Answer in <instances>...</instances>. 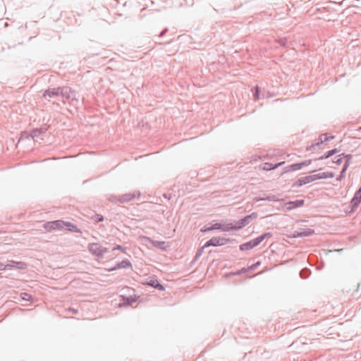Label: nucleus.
Returning a JSON list of instances; mask_svg holds the SVG:
<instances>
[{
	"label": "nucleus",
	"mask_w": 361,
	"mask_h": 361,
	"mask_svg": "<svg viewBox=\"0 0 361 361\" xmlns=\"http://www.w3.org/2000/svg\"><path fill=\"white\" fill-rule=\"evenodd\" d=\"M257 214L256 212H252L250 215H247V216H245L244 218L236 221L235 225H233L231 224V226L227 227L226 228H223V231H229L231 230H233V231L240 230V229L243 228V227H245V226L248 225L252 219H257Z\"/></svg>",
	"instance_id": "f257e3e1"
},
{
	"label": "nucleus",
	"mask_w": 361,
	"mask_h": 361,
	"mask_svg": "<svg viewBox=\"0 0 361 361\" xmlns=\"http://www.w3.org/2000/svg\"><path fill=\"white\" fill-rule=\"evenodd\" d=\"M27 267V264L24 262H17L14 260H8L6 264L1 263V270L18 269L24 270Z\"/></svg>",
	"instance_id": "f03ea898"
},
{
	"label": "nucleus",
	"mask_w": 361,
	"mask_h": 361,
	"mask_svg": "<svg viewBox=\"0 0 361 361\" xmlns=\"http://www.w3.org/2000/svg\"><path fill=\"white\" fill-rule=\"evenodd\" d=\"M89 252L94 256L103 257L104 255L107 252L108 249L100 246L98 243H92L88 245Z\"/></svg>",
	"instance_id": "7ed1b4c3"
},
{
	"label": "nucleus",
	"mask_w": 361,
	"mask_h": 361,
	"mask_svg": "<svg viewBox=\"0 0 361 361\" xmlns=\"http://www.w3.org/2000/svg\"><path fill=\"white\" fill-rule=\"evenodd\" d=\"M317 180V174L306 176L299 178L298 180H296L295 183H293L292 185V187L293 188H300V187L302 186L303 185L307 184L309 183L313 182Z\"/></svg>",
	"instance_id": "20e7f679"
},
{
	"label": "nucleus",
	"mask_w": 361,
	"mask_h": 361,
	"mask_svg": "<svg viewBox=\"0 0 361 361\" xmlns=\"http://www.w3.org/2000/svg\"><path fill=\"white\" fill-rule=\"evenodd\" d=\"M63 225H64V221L63 220H56L54 221H49L44 224V227L48 231H51L54 230H61L63 228Z\"/></svg>",
	"instance_id": "39448f33"
},
{
	"label": "nucleus",
	"mask_w": 361,
	"mask_h": 361,
	"mask_svg": "<svg viewBox=\"0 0 361 361\" xmlns=\"http://www.w3.org/2000/svg\"><path fill=\"white\" fill-rule=\"evenodd\" d=\"M361 202V187L355 192L353 199L350 201L351 212L357 207Z\"/></svg>",
	"instance_id": "423d86ee"
},
{
	"label": "nucleus",
	"mask_w": 361,
	"mask_h": 361,
	"mask_svg": "<svg viewBox=\"0 0 361 361\" xmlns=\"http://www.w3.org/2000/svg\"><path fill=\"white\" fill-rule=\"evenodd\" d=\"M314 233V231L312 228H300L295 231L294 237L295 238H303L310 236Z\"/></svg>",
	"instance_id": "0eeeda50"
},
{
	"label": "nucleus",
	"mask_w": 361,
	"mask_h": 361,
	"mask_svg": "<svg viewBox=\"0 0 361 361\" xmlns=\"http://www.w3.org/2000/svg\"><path fill=\"white\" fill-rule=\"evenodd\" d=\"M304 203H305L304 200H297L295 201H289V202L285 203V204H284L285 209L286 211H290L293 209L303 206Z\"/></svg>",
	"instance_id": "6e6552de"
},
{
	"label": "nucleus",
	"mask_w": 361,
	"mask_h": 361,
	"mask_svg": "<svg viewBox=\"0 0 361 361\" xmlns=\"http://www.w3.org/2000/svg\"><path fill=\"white\" fill-rule=\"evenodd\" d=\"M140 192H129V193H126L121 196H120L119 199H118V201L120 202H128L130 201H131L132 200H134L135 198L136 197H138L140 196Z\"/></svg>",
	"instance_id": "1a4fd4ad"
},
{
	"label": "nucleus",
	"mask_w": 361,
	"mask_h": 361,
	"mask_svg": "<svg viewBox=\"0 0 361 361\" xmlns=\"http://www.w3.org/2000/svg\"><path fill=\"white\" fill-rule=\"evenodd\" d=\"M312 163L311 159L305 160L300 163L293 164L288 166L287 171H298L303 168L304 166H309Z\"/></svg>",
	"instance_id": "9d476101"
},
{
	"label": "nucleus",
	"mask_w": 361,
	"mask_h": 361,
	"mask_svg": "<svg viewBox=\"0 0 361 361\" xmlns=\"http://www.w3.org/2000/svg\"><path fill=\"white\" fill-rule=\"evenodd\" d=\"M57 96H61L60 87L57 88L48 89L44 92L42 95L44 99H49Z\"/></svg>",
	"instance_id": "9b49d317"
},
{
	"label": "nucleus",
	"mask_w": 361,
	"mask_h": 361,
	"mask_svg": "<svg viewBox=\"0 0 361 361\" xmlns=\"http://www.w3.org/2000/svg\"><path fill=\"white\" fill-rule=\"evenodd\" d=\"M48 128L49 126L47 125H44L39 128L33 129L31 131V138L34 140L35 138L44 134L47 131Z\"/></svg>",
	"instance_id": "f8f14e48"
},
{
	"label": "nucleus",
	"mask_w": 361,
	"mask_h": 361,
	"mask_svg": "<svg viewBox=\"0 0 361 361\" xmlns=\"http://www.w3.org/2000/svg\"><path fill=\"white\" fill-rule=\"evenodd\" d=\"M272 233H269V232H267V233H263L262 235L257 237L256 238H254L252 240V244L254 245V247H257V245H259L265 239H268V238H270L272 237Z\"/></svg>",
	"instance_id": "ddd939ff"
},
{
	"label": "nucleus",
	"mask_w": 361,
	"mask_h": 361,
	"mask_svg": "<svg viewBox=\"0 0 361 361\" xmlns=\"http://www.w3.org/2000/svg\"><path fill=\"white\" fill-rule=\"evenodd\" d=\"M147 285L153 287L159 290L163 291L165 290L164 286L162 284H161L157 279L152 277L149 278V280L147 282Z\"/></svg>",
	"instance_id": "4468645a"
},
{
	"label": "nucleus",
	"mask_w": 361,
	"mask_h": 361,
	"mask_svg": "<svg viewBox=\"0 0 361 361\" xmlns=\"http://www.w3.org/2000/svg\"><path fill=\"white\" fill-rule=\"evenodd\" d=\"M137 299L133 296H121V302L120 303V307H128L132 305L133 303L135 302Z\"/></svg>",
	"instance_id": "2eb2a0df"
},
{
	"label": "nucleus",
	"mask_w": 361,
	"mask_h": 361,
	"mask_svg": "<svg viewBox=\"0 0 361 361\" xmlns=\"http://www.w3.org/2000/svg\"><path fill=\"white\" fill-rule=\"evenodd\" d=\"M132 267V264L128 259H124L118 263L114 267L109 269V271H115L118 269H126Z\"/></svg>",
	"instance_id": "dca6fc26"
},
{
	"label": "nucleus",
	"mask_w": 361,
	"mask_h": 361,
	"mask_svg": "<svg viewBox=\"0 0 361 361\" xmlns=\"http://www.w3.org/2000/svg\"><path fill=\"white\" fill-rule=\"evenodd\" d=\"M63 228H64L67 231H69L82 233V231L80 228H78L76 225H75L71 222L64 221V225H63Z\"/></svg>",
	"instance_id": "f3484780"
},
{
	"label": "nucleus",
	"mask_w": 361,
	"mask_h": 361,
	"mask_svg": "<svg viewBox=\"0 0 361 361\" xmlns=\"http://www.w3.org/2000/svg\"><path fill=\"white\" fill-rule=\"evenodd\" d=\"M228 241H229V239H226L225 238L213 237V238H212L211 243H213V246L216 247V246L224 245Z\"/></svg>",
	"instance_id": "a211bd4d"
},
{
	"label": "nucleus",
	"mask_w": 361,
	"mask_h": 361,
	"mask_svg": "<svg viewBox=\"0 0 361 361\" xmlns=\"http://www.w3.org/2000/svg\"><path fill=\"white\" fill-rule=\"evenodd\" d=\"M283 163H284V161H281V162L276 163L274 164H271V163H268V162L264 163L262 169L264 171H271V170L278 168L279 166L282 165Z\"/></svg>",
	"instance_id": "6ab92c4d"
},
{
	"label": "nucleus",
	"mask_w": 361,
	"mask_h": 361,
	"mask_svg": "<svg viewBox=\"0 0 361 361\" xmlns=\"http://www.w3.org/2000/svg\"><path fill=\"white\" fill-rule=\"evenodd\" d=\"M71 91H72V89L70 87H68V86L60 87L61 96L66 99L68 97H70V94L71 93Z\"/></svg>",
	"instance_id": "aec40b11"
},
{
	"label": "nucleus",
	"mask_w": 361,
	"mask_h": 361,
	"mask_svg": "<svg viewBox=\"0 0 361 361\" xmlns=\"http://www.w3.org/2000/svg\"><path fill=\"white\" fill-rule=\"evenodd\" d=\"M262 200L277 202V201H279V198H277V197L274 195H267L265 197H255L254 199L255 202H258V201H262Z\"/></svg>",
	"instance_id": "412c9836"
},
{
	"label": "nucleus",
	"mask_w": 361,
	"mask_h": 361,
	"mask_svg": "<svg viewBox=\"0 0 361 361\" xmlns=\"http://www.w3.org/2000/svg\"><path fill=\"white\" fill-rule=\"evenodd\" d=\"M254 245L252 244V240H250L248 242H246L245 243H243L240 245V250L241 251H245V250H250L252 248H254Z\"/></svg>",
	"instance_id": "4be33fe9"
},
{
	"label": "nucleus",
	"mask_w": 361,
	"mask_h": 361,
	"mask_svg": "<svg viewBox=\"0 0 361 361\" xmlns=\"http://www.w3.org/2000/svg\"><path fill=\"white\" fill-rule=\"evenodd\" d=\"M319 143L320 145L323 144L324 142H329L334 138V135L328 136L327 134H322L319 136Z\"/></svg>",
	"instance_id": "5701e85b"
},
{
	"label": "nucleus",
	"mask_w": 361,
	"mask_h": 361,
	"mask_svg": "<svg viewBox=\"0 0 361 361\" xmlns=\"http://www.w3.org/2000/svg\"><path fill=\"white\" fill-rule=\"evenodd\" d=\"M317 180L319 179H324V178H331L334 177V173L332 172H324L317 173Z\"/></svg>",
	"instance_id": "b1692460"
},
{
	"label": "nucleus",
	"mask_w": 361,
	"mask_h": 361,
	"mask_svg": "<svg viewBox=\"0 0 361 361\" xmlns=\"http://www.w3.org/2000/svg\"><path fill=\"white\" fill-rule=\"evenodd\" d=\"M311 271L309 269L305 268L300 271V276L302 279H307L310 276Z\"/></svg>",
	"instance_id": "393cba45"
},
{
	"label": "nucleus",
	"mask_w": 361,
	"mask_h": 361,
	"mask_svg": "<svg viewBox=\"0 0 361 361\" xmlns=\"http://www.w3.org/2000/svg\"><path fill=\"white\" fill-rule=\"evenodd\" d=\"M231 226V224L226 225V226H223L220 223H216L212 226V230H222L223 228H226L227 227Z\"/></svg>",
	"instance_id": "a878e982"
},
{
	"label": "nucleus",
	"mask_w": 361,
	"mask_h": 361,
	"mask_svg": "<svg viewBox=\"0 0 361 361\" xmlns=\"http://www.w3.org/2000/svg\"><path fill=\"white\" fill-rule=\"evenodd\" d=\"M346 158V160L345 161V163H344V165H343V169H348L350 164V161L353 158V155L351 154H345V157Z\"/></svg>",
	"instance_id": "bb28decb"
},
{
	"label": "nucleus",
	"mask_w": 361,
	"mask_h": 361,
	"mask_svg": "<svg viewBox=\"0 0 361 361\" xmlns=\"http://www.w3.org/2000/svg\"><path fill=\"white\" fill-rule=\"evenodd\" d=\"M345 157V154L344 153H342V154L336 156L335 157V160L334 161V162L335 164H336L337 165L341 164L342 162H343V157Z\"/></svg>",
	"instance_id": "cd10ccee"
},
{
	"label": "nucleus",
	"mask_w": 361,
	"mask_h": 361,
	"mask_svg": "<svg viewBox=\"0 0 361 361\" xmlns=\"http://www.w3.org/2000/svg\"><path fill=\"white\" fill-rule=\"evenodd\" d=\"M152 243L156 247L160 248L161 250L165 249V247H164L165 242L164 241L155 240V241H153Z\"/></svg>",
	"instance_id": "c85d7f7f"
},
{
	"label": "nucleus",
	"mask_w": 361,
	"mask_h": 361,
	"mask_svg": "<svg viewBox=\"0 0 361 361\" xmlns=\"http://www.w3.org/2000/svg\"><path fill=\"white\" fill-rule=\"evenodd\" d=\"M20 296V298L25 301H30L32 299V296L29 293L25 292L21 293Z\"/></svg>",
	"instance_id": "c756f323"
},
{
	"label": "nucleus",
	"mask_w": 361,
	"mask_h": 361,
	"mask_svg": "<svg viewBox=\"0 0 361 361\" xmlns=\"http://www.w3.org/2000/svg\"><path fill=\"white\" fill-rule=\"evenodd\" d=\"M31 138V132L23 131L20 134V140Z\"/></svg>",
	"instance_id": "7c9ffc66"
},
{
	"label": "nucleus",
	"mask_w": 361,
	"mask_h": 361,
	"mask_svg": "<svg viewBox=\"0 0 361 361\" xmlns=\"http://www.w3.org/2000/svg\"><path fill=\"white\" fill-rule=\"evenodd\" d=\"M319 146H320V144L319 143V142H317L314 144H312L310 146L307 147V151H314Z\"/></svg>",
	"instance_id": "2f4dec72"
},
{
	"label": "nucleus",
	"mask_w": 361,
	"mask_h": 361,
	"mask_svg": "<svg viewBox=\"0 0 361 361\" xmlns=\"http://www.w3.org/2000/svg\"><path fill=\"white\" fill-rule=\"evenodd\" d=\"M92 219L96 221V222H101V221H104V217L101 214H96L95 215H94V216L92 217Z\"/></svg>",
	"instance_id": "473e14b6"
},
{
	"label": "nucleus",
	"mask_w": 361,
	"mask_h": 361,
	"mask_svg": "<svg viewBox=\"0 0 361 361\" xmlns=\"http://www.w3.org/2000/svg\"><path fill=\"white\" fill-rule=\"evenodd\" d=\"M277 42L282 47H286L288 44V40L285 37L279 39Z\"/></svg>",
	"instance_id": "72a5a7b5"
},
{
	"label": "nucleus",
	"mask_w": 361,
	"mask_h": 361,
	"mask_svg": "<svg viewBox=\"0 0 361 361\" xmlns=\"http://www.w3.org/2000/svg\"><path fill=\"white\" fill-rule=\"evenodd\" d=\"M260 264H261L260 262H257L256 263L248 267L247 269H249L250 271H253V270L256 269Z\"/></svg>",
	"instance_id": "f704fd0d"
},
{
	"label": "nucleus",
	"mask_w": 361,
	"mask_h": 361,
	"mask_svg": "<svg viewBox=\"0 0 361 361\" xmlns=\"http://www.w3.org/2000/svg\"><path fill=\"white\" fill-rule=\"evenodd\" d=\"M253 97L255 100H258L259 99V90L258 87H255V91L253 93Z\"/></svg>",
	"instance_id": "c9c22d12"
},
{
	"label": "nucleus",
	"mask_w": 361,
	"mask_h": 361,
	"mask_svg": "<svg viewBox=\"0 0 361 361\" xmlns=\"http://www.w3.org/2000/svg\"><path fill=\"white\" fill-rule=\"evenodd\" d=\"M345 171H346V169H342L339 176L336 178L337 181H341L343 178Z\"/></svg>",
	"instance_id": "e433bc0d"
},
{
	"label": "nucleus",
	"mask_w": 361,
	"mask_h": 361,
	"mask_svg": "<svg viewBox=\"0 0 361 361\" xmlns=\"http://www.w3.org/2000/svg\"><path fill=\"white\" fill-rule=\"evenodd\" d=\"M338 152V149L337 148H334L331 150H329L327 152V155H329V157H332L335 154H336Z\"/></svg>",
	"instance_id": "4c0bfd02"
},
{
	"label": "nucleus",
	"mask_w": 361,
	"mask_h": 361,
	"mask_svg": "<svg viewBox=\"0 0 361 361\" xmlns=\"http://www.w3.org/2000/svg\"><path fill=\"white\" fill-rule=\"evenodd\" d=\"M126 250V247H123V246H121L120 245H116V247H114L113 248V250H121V251L124 252H125Z\"/></svg>",
	"instance_id": "58836bf2"
},
{
	"label": "nucleus",
	"mask_w": 361,
	"mask_h": 361,
	"mask_svg": "<svg viewBox=\"0 0 361 361\" xmlns=\"http://www.w3.org/2000/svg\"><path fill=\"white\" fill-rule=\"evenodd\" d=\"M67 99L77 100L76 94L74 90H72L71 93L70 94V97H68Z\"/></svg>",
	"instance_id": "ea45409f"
},
{
	"label": "nucleus",
	"mask_w": 361,
	"mask_h": 361,
	"mask_svg": "<svg viewBox=\"0 0 361 361\" xmlns=\"http://www.w3.org/2000/svg\"><path fill=\"white\" fill-rule=\"evenodd\" d=\"M213 231L212 228V226L210 227H203L201 228V231L203 232V233H206V232H209V231Z\"/></svg>",
	"instance_id": "a19ab883"
},
{
	"label": "nucleus",
	"mask_w": 361,
	"mask_h": 361,
	"mask_svg": "<svg viewBox=\"0 0 361 361\" xmlns=\"http://www.w3.org/2000/svg\"><path fill=\"white\" fill-rule=\"evenodd\" d=\"M329 155H327V152L322 156L319 157L317 159L318 160H323L329 158Z\"/></svg>",
	"instance_id": "79ce46f5"
},
{
	"label": "nucleus",
	"mask_w": 361,
	"mask_h": 361,
	"mask_svg": "<svg viewBox=\"0 0 361 361\" xmlns=\"http://www.w3.org/2000/svg\"><path fill=\"white\" fill-rule=\"evenodd\" d=\"M211 241H212V238L206 242V243L204 244V247H209V246H213V243H211Z\"/></svg>",
	"instance_id": "37998d69"
},
{
	"label": "nucleus",
	"mask_w": 361,
	"mask_h": 361,
	"mask_svg": "<svg viewBox=\"0 0 361 361\" xmlns=\"http://www.w3.org/2000/svg\"><path fill=\"white\" fill-rule=\"evenodd\" d=\"M250 271L249 269H247V268H243L241 270L238 271L235 274H240L242 273H245L247 271Z\"/></svg>",
	"instance_id": "c03bdc74"
},
{
	"label": "nucleus",
	"mask_w": 361,
	"mask_h": 361,
	"mask_svg": "<svg viewBox=\"0 0 361 361\" xmlns=\"http://www.w3.org/2000/svg\"><path fill=\"white\" fill-rule=\"evenodd\" d=\"M204 248V247L203 246L202 248H200V250H198V251H197V254H196V257H200V256L202 255V251H203Z\"/></svg>",
	"instance_id": "a18cd8bd"
},
{
	"label": "nucleus",
	"mask_w": 361,
	"mask_h": 361,
	"mask_svg": "<svg viewBox=\"0 0 361 361\" xmlns=\"http://www.w3.org/2000/svg\"><path fill=\"white\" fill-rule=\"evenodd\" d=\"M168 32V29L165 28L161 32L159 35V37H162L164 35H165Z\"/></svg>",
	"instance_id": "49530a36"
},
{
	"label": "nucleus",
	"mask_w": 361,
	"mask_h": 361,
	"mask_svg": "<svg viewBox=\"0 0 361 361\" xmlns=\"http://www.w3.org/2000/svg\"><path fill=\"white\" fill-rule=\"evenodd\" d=\"M69 310L74 312V313H76L77 312V310L73 309V308H69Z\"/></svg>",
	"instance_id": "de8ad7c7"
},
{
	"label": "nucleus",
	"mask_w": 361,
	"mask_h": 361,
	"mask_svg": "<svg viewBox=\"0 0 361 361\" xmlns=\"http://www.w3.org/2000/svg\"><path fill=\"white\" fill-rule=\"evenodd\" d=\"M164 197H165V198H169V197H168V195H166V194H164Z\"/></svg>",
	"instance_id": "09e8293b"
},
{
	"label": "nucleus",
	"mask_w": 361,
	"mask_h": 361,
	"mask_svg": "<svg viewBox=\"0 0 361 361\" xmlns=\"http://www.w3.org/2000/svg\"><path fill=\"white\" fill-rule=\"evenodd\" d=\"M0 270H1V262H0Z\"/></svg>",
	"instance_id": "8fccbe9b"
},
{
	"label": "nucleus",
	"mask_w": 361,
	"mask_h": 361,
	"mask_svg": "<svg viewBox=\"0 0 361 361\" xmlns=\"http://www.w3.org/2000/svg\"><path fill=\"white\" fill-rule=\"evenodd\" d=\"M1 277H2V274H0V278H1Z\"/></svg>",
	"instance_id": "3c124183"
}]
</instances>
